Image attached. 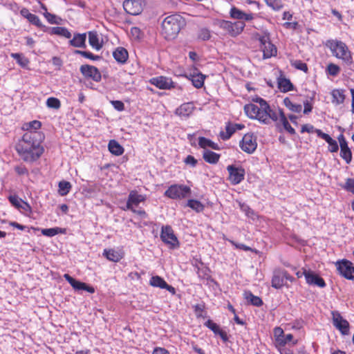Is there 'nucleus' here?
Instances as JSON below:
<instances>
[{"label":"nucleus","instance_id":"64","mask_svg":"<svg viewBox=\"0 0 354 354\" xmlns=\"http://www.w3.org/2000/svg\"><path fill=\"white\" fill-rule=\"evenodd\" d=\"M152 354H170L169 352L165 349V348H162V347H156L153 352H152Z\"/></svg>","mask_w":354,"mask_h":354},{"label":"nucleus","instance_id":"58","mask_svg":"<svg viewBox=\"0 0 354 354\" xmlns=\"http://www.w3.org/2000/svg\"><path fill=\"white\" fill-rule=\"evenodd\" d=\"M111 104L113 105L114 109L118 111H122L124 110V104L120 100H112Z\"/></svg>","mask_w":354,"mask_h":354},{"label":"nucleus","instance_id":"8","mask_svg":"<svg viewBox=\"0 0 354 354\" xmlns=\"http://www.w3.org/2000/svg\"><path fill=\"white\" fill-rule=\"evenodd\" d=\"M191 188L185 185H172L165 192L164 195L171 199H183L191 194Z\"/></svg>","mask_w":354,"mask_h":354},{"label":"nucleus","instance_id":"44","mask_svg":"<svg viewBox=\"0 0 354 354\" xmlns=\"http://www.w3.org/2000/svg\"><path fill=\"white\" fill-rule=\"evenodd\" d=\"M290 64L295 68L301 71L304 73H308V68L307 64L301 60L292 59V60H290Z\"/></svg>","mask_w":354,"mask_h":354},{"label":"nucleus","instance_id":"3","mask_svg":"<svg viewBox=\"0 0 354 354\" xmlns=\"http://www.w3.org/2000/svg\"><path fill=\"white\" fill-rule=\"evenodd\" d=\"M184 25L185 20L182 16L169 15L162 21L160 34L166 40L174 39Z\"/></svg>","mask_w":354,"mask_h":354},{"label":"nucleus","instance_id":"62","mask_svg":"<svg viewBox=\"0 0 354 354\" xmlns=\"http://www.w3.org/2000/svg\"><path fill=\"white\" fill-rule=\"evenodd\" d=\"M304 109L303 112L304 114H308L313 110V105L311 102L308 100L304 102Z\"/></svg>","mask_w":354,"mask_h":354},{"label":"nucleus","instance_id":"24","mask_svg":"<svg viewBox=\"0 0 354 354\" xmlns=\"http://www.w3.org/2000/svg\"><path fill=\"white\" fill-rule=\"evenodd\" d=\"M204 325L210 329L215 335H219L224 342L228 341V336L227 333L222 330L220 326L217 324L214 323L212 320L208 319L207 322H205Z\"/></svg>","mask_w":354,"mask_h":354},{"label":"nucleus","instance_id":"6","mask_svg":"<svg viewBox=\"0 0 354 354\" xmlns=\"http://www.w3.org/2000/svg\"><path fill=\"white\" fill-rule=\"evenodd\" d=\"M287 281L292 283L295 281V278L285 269L278 268L274 270L271 280L272 288L275 289H281L284 286L288 288Z\"/></svg>","mask_w":354,"mask_h":354},{"label":"nucleus","instance_id":"45","mask_svg":"<svg viewBox=\"0 0 354 354\" xmlns=\"http://www.w3.org/2000/svg\"><path fill=\"white\" fill-rule=\"evenodd\" d=\"M64 230H62L60 227H53V228H47L43 229L41 230V234L44 236L52 237L55 236L57 234L63 233Z\"/></svg>","mask_w":354,"mask_h":354},{"label":"nucleus","instance_id":"42","mask_svg":"<svg viewBox=\"0 0 354 354\" xmlns=\"http://www.w3.org/2000/svg\"><path fill=\"white\" fill-rule=\"evenodd\" d=\"M236 131L233 123L227 122L225 126V132H221V137L224 140H228Z\"/></svg>","mask_w":354,"mask_h":354},{"label":"nucleus","instance_id":"31","mask_svg":"<svg viewBox=\"0 0 354 354\" xmlns=\"http://www.w3.org/2000/svg\"><path fill=\"white\" fill-rule=\"evenodd\" d=\"M108 149L111 153L117 156L122 155L124 151L123 147L115 140H111L109 141Z\"/></svg>","mask_w":354,"mask_h":354},{"label":"nucleus","instance_id":"43","mask_svg":"<svg viewBox=\"0 0 354 354\" xmlns=\"http://www.w3.org/2000/svg\"><path fill=\"white\" fill-rule=\"evenodd\" d=\"M58 192L59 195L64 196L69 193L71 189V185L69 182L62 180L59 183Z\"/></svg>","mask_w":354,"mask_h":354},{"label":"nucleus","instance_id":"20","mask_svg":"<svg viewBox=\"0 0 354 354\" xmlns=\"http://www.w3.org/2000/svg\"><path fill=\"white\" fill-rule=\"evenodd\" d=\"M124 10L131 15H137L142 11L140 0H125L123 2Z\"/></svg>","mask_w":354,"mask_h":354},{"label":"nucleus","instance_id":"57","mask_svg":"<svg viewBox=\"0 0 354 354\" xmlns=\"http://www.w3.org/2000/svg\"><path fill=\"white\" fill-rule=\"evenodd\" d=\"M194 309L197 317H203V313L205 310V304H198L194 306Z\"/></svg>","mask_w":354,"mask_h":354},{"label":"nucleus","instance_id":"26","mask_svg":"<svg viewBox=\"0 0 354 354\" xmlns=\"http://www.w3.org/2000/svg\"><path fill=\"white\" fill-rule=\"evenodd\" d=\"M194 110L192 102H186L176 109L175 113L180 117H189Z\"/></svg>","mask_w":354,"mask_h":354},{"label":"nucleus","instance_id":"56","mask_svg":"<svg viewBox=\"0 0 354 354\" xmlns=\"http://www.w3.org/2000/svg\"><path fill=\"white\" fill-rule=\"evenodd\" d=\"M185 164L190 165L192 167H195L198 163V160L191 155H188L184 160Z\"/></svg>","mask_w":354,"mask_h":354},{"label":"nucleus","instance_id":"12","mask_svg":"<svg viewBox=\"0 0 354 354\" xmlns=\"http://www.w3.org/2000/svg\"><path fill=\"white\" fill-rule=\"evenodd\" d=\"M227 170L229 173L228 180L232 185H238L244 180L245 171L242 167L230 165L227 167Z\"/></svg>","mask_w":354,"mask_h":354},{"label":"nucleus","instance_id":"54","mask_svg":"<svg viewBox=\"0 0 354 354\" xmlns=\"http://www.w3.org/2000/svg\"><path fill=\"white\" fill-rule=\"evenodd\" d=\"M279 352L280 354H296L292 350L288 348H279ZM297 354H308L304 349V348H300L297 351Z\"/></svg>","mask_w":354,"mask_h":354},{"label":"nucleus","instance_id":"51","mask_svg":"<svg viewBox=\"0 0 354 354\" xmlns=\"http://www.w3.org/2000/svg\"><path fill=\"white\" fill-rule=\"evenodd\" d=\"M198 37L203 41L209 40L211 38L210 30L206 28H201L198 32Z\"/></svg>","mask_w":354,"mask_h":354},{"label":"nucleus","instance_id":"7","mask_svg":"<svg viewBox=\"0 0 354 354\" xmlns=\"http://www.w3.org/2000/svg\"><path fill=\"white\" fill-rule=\"evenodd\" d=\"M145 195L139 194L136 190H131L128 196L126 208L124 209H129L140 216L147 217V214L144 209H136V207H138L140 203L145 202Z\"/></svg>","mask_w":354,"mask_h":354},{"label":"nucleus","instance_id":"22","mask_svg":"<svg viewBox=\"0 0 354 354\" xmlns=\"http://www.w3.org/2000/svg\"><path fill=\"white\" fill-rule=\"evenodd\" d=\"M8 201L13 207L19 210H23L24 212H31L32 211L30 205L17 195H10L8 197Z\"/></svg>","mask_w":354,"mask_h":354},{"label":"nucleus","instance_id":"10","mask_svg":"<svg viewBox=\"0 0 354 354\" xmlns=\"http://www.w3.org/2000/svg\"><path fill=\"white\" fill-rule=\"evenodd\" d=\"M339 274L348 280L354 279V266L353 263L347 259H342L335 263Z\"/></svg>","mask_w":354,"mask_h":354},{"label":"nucleus","instance_id":"13","mask_svg":"<svg viewBox=\"0 0 354 354\" xmlns=\"http://www.w3.org/2000/svg\"><path fill=\"white\" fill-rule=\"evenodd\" d=\"M239 146L247 153H252L257 147V137L253 133H246L243 136Z\"/></svg>","mask_w":354,"mask_h":354},{"label":"nucleus","instance_id":"50","mask_svg":"<svg viewBox=\"0 0 354 354\" xmlns=\"http://www.w3.org/2000/svg\"><path fill=\"white\" fill-rule=\"evenodd\" d=\"M74 53L75 54H77V55H80L82 57H84V58L89 59L93 60V61L98 60L100 59V56L95 55L93 54L92 53H91L89 51H84V50H75L74 51Z\"/></svg>","mask_w":354,"mask_h":354},{"label":"nucleus","instance_id":"46","mask_svg":"<svg viewBox=\"0 0 354 354\" xmlns=\"http://www.w3.org/2000/svg\"><path fill=\"white\" fill-rule=\"evenodd\" d=\"M11 57L14 58L17 61V64L23 68L27 67L29 64V60L26 57H22L19 53H12Z\"/></svg>","mask_w":354,"mask_h":354},{"label":"nucleus","instance_id":"61","mask_svg":"<svg viewBox=\"0 0 354 354\" xmlns=\"http://www.w3.org/2000/svg\"><path fill=\"white\" fill-rule=\"evenodd\" d=\"M275 344H276V347L277 348L278 350H279V348H285L284 346L286 344L285 335H283V336L276 339Z\"/></svg>","mask_w":354,"mask_h":354},{"label":"nucleus","instance_id":"2","mask_svg":"<svg viewBox=\"0 0 354 354\" xmlns=\"http://www.w3.org/2000/svg\"><path fill=\"white\" fill-rule=\"evenodd\" d=\"M42 138L40 131H28L19 140L15 150L24 162H34L42 155L44 151L41 145Z\"/></svg>","mask_w":354,"mask_h":354},{"label":"nucleus","instance_id":"9","mask_svg":"<svg viewBox=\"0 0 354 354\" xmlns=\"http://www.w3.org/2000/svg\"><path fill=\"white\" fill-rule=\"evenodd\" d=\"M245 24L243 21L231 22L223 20L220 22L219 27L225 30L231 37H236L244 30Z\"/></svg>","mask_w":354,"mask_h":354},{"label":"nucleus","instance_id":"29","mask_svg":"<svg viewBox=\"0 0 354 354\" xmlns=\"http://www.w3.org/2000/svg\"><path fill=\"white\" fill-rule=\"evenodd\" d=\"M86 33H75L72 39L69 43L71 46L76 48H85L86 47Z\"/></svg>","mask_w":354,"mask_h":354},{"label":"nucleus","instance_id":"52","mask_svg":"<svg viewBox=\"0 0 354 354\" xmlns=\"http://www.w3.org/2000/svg\"><path fill=\"white\" fill-rule=\"evenodd\" d=\"M230 17L236 19H243L244 12L236 7L230 9Z\"/></svg>","mask_w":354,"mask_h":354},{"label":"nucleus","instance_id":"28","mask_svg":"<svg viewBox=\"0 0 354 354\" xmlns=\"http://www.w3.org/2000/svg\"><path fill=\"white\" fill-rule=\"evenodd\" d=\"M113 56L114 59L120 64H124L127 62L129 53L128 51L123 47H118L113 52Z\"/></svg>","mask_w":354,"mask_h":354},{"label":"nucleus","instance_id":"40","mask_svg":"<svg viewBox=\"0 0 354 354\" xmlns=\"http://www.w3.org/2000/svg\"><path fill=\"white\" fill-rule=\"evenodd\" d=\"M205 76L201 73L191 75L190 80L194 87L200 88L203 86Z\"/></svg>","mask_w":354,"mask_h":354},{"label":"nucleus","instance_id":"41","mask_svg":"<svg viewBox=\"0 0 354 354\" xmlns=\"http://www.w3.org/2000/svg\"><path fill=\"white\" fill-rule=\"evenodd\" d=\"M187 206L199 213L204 210V205L199 201L195 199H189L187 201Z\"/></svg>","mask_w":354,"mask_h":354},{"label":"nucleus","instance_id":"16","mask_svg":"<svg viewBox=\"0 0 354 354\" xmlns=\"http://www.w3.org/2000/svg\"><path fill=\"white\" fill-rule=\"evenodd\" d=\"M340 147V157L346 162L350 164L352 161L353 155L351 149L348 145V142L343 133H340L337 137Z\"/></svg>","mask_w":354,"mask_h":354},{"label":"nucleus","instance_id":"17","mask_svg":"<svg viewBox=\"0 0 354 354\" xmlns=\"http://www.w3.org/2000/svg\"><path fill=\"white\" fill-rule=\"evenodd\" d=\"M64 278L70 283V285L75 290H85L91 294L94 293L95 291L93 286H88L86 283L76 280L68 274H64Z\"/></svg>","mask_w":354,"mask_h":354},{"label":"nucleus","instance_id":"49","mask_svg":"<svg viewBox=\"0 0 354 354\" xmlns=\"http://www.w3.org/2000/svg\"><path fill=\"white\" fill-rule=\"evenodd\" d=\"M46 106L48 108L59 109L61 107V102L57 97H50L46 100Z\"/></svg>","mask_w":354,"mask_h":354},{"label":"nucleus","instance_id":"63","mask_svg":"<svg viewBox=\"0 0 354 354\" xmlns=\"http://www.w3.org/2000/svg\"><path fill=\"white\" fill-rule=\"evenodd\" d=\"M283 335H284V332L281 327H276L274 328V339L283 336Z\"/></svg>","mask_w":354,"mask_h":354},{"label":"nucleus","instance_id":"5","mask_svg":"<svg viewBox=\"0 0 354 354\" xmlns=\"http://www.w3.org/2000/svg\"><path fill=\"white\" fill-rule=\"evenodd\" d=\"M252 39L259 42V46L263 53V59H268L277 55V47L271 42L268 32H255L252 35Z\"/></svg>","mask_w":354,"mask_h":354},{"label":"nucleus","instance_id":"21","mask_svg":"<svg viewBox=\"0 0 354 354\" xmlns=\"http://www.w3.org/2000/svg\"><path fill=\"white\" fill-rule=\"evenodd\" d=\"M149 285L153 287H157L162 289H166L171 294H176V289L171 285H169L165 280L160 276H153L149 280Z\"/></svg>","mask_w":354,"mask_h":354},{"label":"nucleus","instance_id":"1","mask_svg":"<svg viewBox=\"0 0 354 354\" xmlns=\"http://www.w3.org/2000/svg\"><path fill=\"white\" fill-rule=\"evenodd\" d=\"M252 102L244 106V111L246 115L252 120H257L263 124H270L272 122L280 121L286 131L290 134L296 133L294 128L288 121L283 111L281 109H273L263 98L255 95L252 97Z\"/></svg>","mask_w":354,"mask_h":354},{"label":"nucleus","instance_id":"4","mask_svg":"<svg viewBox=\"0 0 354 354\" xmlns=\"http://www.w3.org/2000/svg\"><path fill=\"white\" fill-rule=\"evenodd\" d=\"M326 46L330 49L333 56L342 60L348 66L353 63L352 53L344 42L337 39H330L326 41Z\"/></svg>","mask_w":354,"mask_h":354},{"label":"nucleus","instance_id":"25","mask_svg":"<svg viewBox=\"0 0 354 354\" xmlns=\"http://www.w3.org/2000/svg\"><path fill=\"white\" fill-rule=\"evenodd\" d=\"M277 86L282 93H287L295 90V86L290 80L286 78L283 74L277 78Z\"/></svg>","mask_w":354,"mask_h":354},{"label":"nucleus","instance_id":"48","mask_svg":"<svg viewBox=\"0 0 354 354\" xmlns=\"http://www.w3.org/2000/svg\"><path fill=\"white\" fill-rule=\"evenodd\" d=\"M340 67L333 63H329L326 70V73L333 77L337 76L340 73Z\"/></svg>","mask_w":354,"mask_h":354},{"label":"nucleus","instance_id":"18","mask_svg":"<svg viewBox=\"0 0 354 354\" xmlns=\"http://www.w3.org/2000/svg\"><path fill=\"white\" fill-rule=\"evenodd\" d=\"M150 83L159 89L167 90L175 88V83L171 78L165 76L153 77L150 80Z\"/></svg>","mask_w":354,"mask_h":354},{"label":"nucleus","instance_id":"33","mask_svg":"<svg viewBox=\"0 0 354 354\" xmlns=\"http://www.w3.org/2000/svg\"><path fill=\"white\" fill-rule=\"evenodd\" d=\"M48 31L50 35L62 36L66 39H70L71 37V33L65 27H61V26L52 27V28H49Z\"/></svg>","mask_w":354,"mask_h":354},{"label":"nucleus","instance_id":"53","mask_svg":"<svg viewBox=\"0 0 354 354\" xmlns=\"http://www.w3.org/2000/svg\"><path fill=\"white\" fill-rule=\"evenodd\" d=\"M342 188L348 192H351L354 194V178H348L346 180V182Z\"/></svg>","mask_w":354,"mask_h":354},{"label":"nucleus","instance_id":"14","mask_svg":"<svg viewBox=\"0 0 354 354\" xmlns=\"http://www.w3.org/2000/svg\"><path fill=\"white\" fill-rule=\"evenodd\" d=\"M331 315L333 326L338 329L342 335H348L350 326L348 322L344 319L338 311H332Z\"/></svg>","mask_w":354,"mask_h":354},{"label":"nucleus","instance_id":"39","mask_svg":"<svg viewBox=\"0 0 354 354\" xmlns=\"http://www.w3.org/2000/svg\"><path fill=\"white\" fill-rule=\"evenodd\" d=\"M31 24L37 26V28L42 30L44 32H47L49 29L48 27L42 24L38 16L34 14H31L27 19Z\"/></svg>","mask_w":354,"mask_h":354},{"label":"nucleus","instance_id":"19","mask_svg":"<svg viewBox=\"0 0 354 354\" xmlns=\"http://www.w3.org/2000/svg\"><path fill=\"white\" fill-rule=\"evenodd\" d=\"M304 277L308 285L315 286L321 288L326 286L324 279L310 270H308V272L304 273Z\"/></svg>","mask_w":354,"mask_h":354},{"label":"nucleus","instance_id":"11","mask_svg":"<svg viewBox=\"0 0 354 354\" xmlns=\"http://www.w3.org/2000/svg\"><path fill=\"white\" fill-rule=\"evenodd\" d=\"M160 239L170 248L173 249L179 246L178 240L174 234L172 227L169 225L162 227Z\"/></svg>","mask_w":354,"mask_h":354},{"label":"nucleus","instance_id":"60","mask_svg":"<svg viewBox=\"0 0 354 354\" xmlns=\"http://www.w3.org/2000/svg\"><path fill=\"white\" fill-rule=\"evenodd\" d=\"M317 129H315L314 126L310 124H306L301 126V133H315Z\"/></svg>","mask_w":354,"mask_h":354},{"label":"nucleus","instance_id":"30","mask_svg":"<svg viewBox=\"0 0 354 354\" xmlns=\"http://www.w3.org/2000/svg\"><path fill=\"white\" fill-rule=\"evenodd\" d=\"M243 297L250 304L254 306L260 307L263 304L262 299L259 297L253 295L251 291H245Z\"/></svg>","mask_w":354,"mask_h":354},{"label":"nucleus","instance_id":"35","mask_svg":"<svg viewBox=\"0 0 354 354\" xmlns=\"http://www.w3.org/2000/svg\"><path fill=\"white\" fill-rule=\"evenodd\" d=\"M332 102L336 105L343 104L345 100V95L342 89H334L331 92Z\"/></svg>","mask_w":354,"mask_h":354},{"label":"nucleus","instance_id":"59","mask_svg":"<svg viewBox=\"0 0 354 354\" xmlns=\"http://www.w3.org/2000/svg\"><path fill=\"white\" fill-rule=\"evenodd\" d=\"M46 20L51 24H57L58 22L56 21V16L53 14L49 13L48 12H44L43 13Z\"/></svg>","mask_w":354,"mask_h":354},{"label":"nucleus","instance_id":"47","mask_svg":"<svg viewBox=\"0 0 354 354\" xmlns=\"http://www.w3.org/2000/svg\"><path fill=\"white\" fill-rule=\"evenodd\" d=\"M268 6L274 10L278 11L283 8V3L281 0H263Z\"/></svg>","mask_w":354,"mask_h":354},{"label":"nucleus","instance_id":"15","mask_svg":"<svg viewBox=\"0 0 354 354\" xmlns=\"http://www.w3.org/2000/svg\"><path fill=\"white\" fill-rule=\"evenodd\" d=\"M82 75L86 79H91L94 82H99L102 80V75L99 69L92 65L84 64L80 68Z\"/></svg>","mask_w":354,"mask_h":354},{"label":"nucleus","instance_id":"36","mask_svg":"<svg viewBox=\"0 0 354 354\" xmlns=\"http://www.w3.org/2000/svg\"><path fill=\"white\" fill-rule=\"evenodd\" d=\"M283 104L292 112L299 113L302 111L301 104L294 103L288 97H286L283 99Z\"/></svg>","mask_w":354,"mask_h":354},{"label":"nucleus","instance_id":"34","mask_svg":"<svg viewBox=\"0 0 354 354\" xmlns=\"http://www.w3.org/2000/svg\"><path fill=\"white\" fill-rule=\"evenodd\" d=\"M198 145L201 148H203L205 150H207L206 149L207 147L215 150L220 149V147L217 143L214 142L212 140L205 137L198 138Z\"/></svg>","mask_w":354,"mask_h":354},{"label":"nucleus","instance_id":"23","mask_svg":"<svg viewBox=\"0 0 354 354\" xmlns=\"http://www.w3.org/2000/svg\"><path fill=\"white\" fill-rule=\"evenodd\" d=\"M317 136L324 139L328 144V149L331 153H336L339 150V146L337 142L333 139L328 134L324 133L321 129H317L315 131Z\"/></svg>","mask_w":354,"mask_h":354},{"label":"nucleus","instance_id":"32","mask_svg":"<svg viewBox=\"0 0 354 354\" xmlns=\"http://www.w3.org/2000/svg\"><path fill=\"white\" fill-rule=\"evenodd\" d=\"M220 157H221L220 154L216 153L210 150H204V151L203 153V158L204 159V160L206 162H207L209 164L215 165V164L218 163V162L219 161Z\"/></svg>","mask_w":354,"mask_h":354},{"label":"nucleus","instance_id":"27","mask_svg":"<svg viewBox=\"0 0 354 354\" xmlns=\"http://www.w3.org/2000/svg\"><path fill=\"white\" fill-rule=\"evenodd\" d=\"M103 255L109 261L115 263L119 262L124 257L123 252L114 249L104 250Z\"/></svg>","mask_w":354,"mask_h":354},{"label":"nucleus","instance_id":"37","mask_svg":"<svg viewBox=\"0 0 354 354\" xmlns=\"http://www.w3.org/2000/svg\"><path fill=\"white\" fill-rule=\"evenodd\" d=\"M88 43L95 50H99L102 46L99 42L98 35L96 32H88Z\"/></svg>","mask_w":354,"mask_h":354},{"label":"nucleus","instance_id":"38","mask_svg":"<svg viewBox=\"0 0 354 354\" xmlns=\"http://www.w3.org/2000/svg\"><path fill=\"white\" fill-rule=\"evenodd\" d=\"M41 127V123L39 120H32L29 122L24 123L22 126V129L28 131H38Z\"/></svg>","mask_w":354,"mask_h":354},{"label":"nucleus","instance_id":"55","mask_svg":"<svg viewBox=\"0 0 354 354\" xmlns=\"http://www.w3.org/2000/svg\"><path fill=\"white\" fill-rule=\"evenodd\" d=\"M15 171L17 174L19 176H28V170L26 168V167L22 164L19 165H17L14 167Z\"/></svg>","mask_w":354,"mask_h":354}]
</instances>
